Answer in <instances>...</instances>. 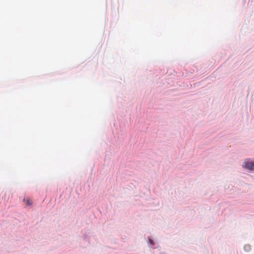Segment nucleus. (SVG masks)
<instances>
[{
	"label": "nucleus",
	"instance_id": "f257e3e1",
	"mask_svg": "<svg viewBox=\"0 0 254 254\" xmlns=\"http://www.w3.org/2000/svg\"><path fill=\"white\" fill-rule=\"evenodd\" d=\"M243 167L248 169L252 170L254 168V162L247 160L244 162Z\"/></svg>",
	"mask_w": 254,
	"mask_h": 254
},
{
	"label": "nucleus",
	"instance_id": "7ed1b4c3",
	"mask_svg": "<svg viewBox=\"0 0 254 254\" xmlns=\"http://www.w3.org/2000/svg\"><path fill=\"white\" fill-rule=\"evenodd\" d=\"M149 243H150L152 245H153L154 244L153 241L150 239H149Z\"/></svg>",
	"mask_w": 254,
	"mask_h": 254
},
{
	"label": "nucleus",
	"instance_id": "f03ea898",
	"mask_svg": "<svg viewBox=\"0 0 254 254\" xmlns=\"http://www.w3.org/2000/svg\"><path fill=\"white\" fill-rule=\"evenodd\" d=\"M26 200V203L28 205H31L32 204V201L31 200V199L30 198H26V199L25 200Z\"/></svg>",
	"mask_w": 254,
	"mask_h": 254
}]
</instances>
